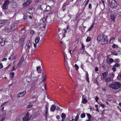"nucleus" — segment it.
Segmentation results:
<instances>
[{
    "mask_svg": "<svg viewBox=\"0 0 121 121\" xmlns=\"http://www.w3.org/2000/svg\"><path fill=\"white\" fill-rule=\"evenodd\" d=\"M118 47V46L117 45L115 44H113L112 46V48H117Z\"/></svg>",
    "mask_w": 121,
    "mask_h": 121,
    "instance_id": "a19ab883",
    "label": "nucleus"
},
{
    "mask_svg": "<svg viewBox=\"0 0 121 121\" xmlns=\"http://www.w3.org/2000/svg\"><path fill=\"white\" fill-rule=\"evenodd\" d=\"M108 42L107 36H104V38L100 42L101 44L102 45H104L107 44Z\"/></svg>",
    "mask_w": 121,
    "mask_h": 121,
    "instance_id": "20e7f679",
    "label": "nucleus"
},
{
    "mask_svg": "<svg viewBox=\"0 0 121 121\" xmlns=\"http://www.w3.org/2000/svg\"><path fill=\"white\" fill-rule=\"evenodd\" d=\"M5 41L3 40L1 37H0V47L1 46H4L5 43Z\"/></svg>",
    "mask_w": 121,
    "mask_h": 121,
    "instance_id": "dca6fc26",
    "label": "nucleus"
},
{
    "mask_svg": "<svg viewBox=\"0 0 121 121\" xmlns=\"http://www.w3.org/2000/svg\"><path fill=\"white\" fill-rule=\"evenodd\" d=\"M4 107L3 106L2 108L1 109V112H3L4 111Z\"/></svg>",
    "mask_w": 121,
    "mask_h": 121,
    "instance_id": "338daca9",
    "label": "nucleus"
},
{
    "mask_svg": "<svg viewBox=\"0 0 121 121\" xmlns=\"http://www.w3.org/2000/svg\"><path fill=\"white\" fill-rule=\"evenodd\" d=\"M26 27H24L23 28L21 29V30H20V31H22V30H24L25 29H26Z\"/></svg>",
    "mask_w": 121,
    "mask_h": 121,
    "instance_id": "0e129e2a",
    "label": "nucleus"
},
{
    "mask_svg": "<svg viewBox=\"0 0 121 121\" xmlns=\"http://www.w3.org/2000/svg\"><path fill=\"white\" fill-rule=\"evenodd\" d=\"M94 24H92L91 26L88 29V30L89 31H91L93 28V26H94Z\"/></svg>",
    "mask_w": 121,
    "mask_h": 121,
    "instance_id": "473e14b6",
    "label": "nucleus"
},
{
    "mask_svg": "<svg viewBox=\"0 0 121 121\" xmlns=\"http://www.w3.org/2000/svg\"><path fill=\"white\" fill-rule=\"evenodd\" d=\"M116 16V15H114L113 14H111L110 16V18L112 21L114 22L115 21Z\"/></svg>",
    "mask_w": 121,
    "mask_h": 121,
    "instance_id": "f3484780",
    "label": "nucleus"
},
{
    "mask_svg": "<svg viewBox=\"0 0 121 121\" xmlns=\"http://www.w3.org/2000/svg\"><path fill=\"white\" fill-rule=\"evenodd\" d=\"M30 33L31 34L33 35L35 34V32L33 30H31L30 31Z\"/></svg>",
    "mask_w": 121,
    "mask_h": 121,
    "instance_id": "ea45409f",
    "label": "nucleus"
},
{
    "mask_svg": "<svg viewBox=\"0 0 121 121\" xmlns=\"http://www.w3.org/2000/svg\"><path fill=\"white\" fill-rule=\"evenodd\" d=\"M10 3V2L8 0L5 1L3 5V9L4 10L7 9L8 8V5Z\"/></svg>",
    "mask_w": 121,
    "mask_h": 121,
    "instance_id": "7ed1b4c3",
    "label": "nucleus"
},
{
    "mask_svg": "<svg viewBox=\"0 0 121 121\" xmlns=\"http://www.w3.org/2000/svg\"><path fill=\"white\" fill-rule=\"evenodd\" d=\"M86 72V76H89V75L88 74V72L87 71H85Z\"/></svg>",
    "mask_w": 121,
    "mask_h": 121,
    "instance_id": "5fc2aeb1",
    "label": "nucleus"
},
{
    "mask_svg": "<svg viewBox=\"0 0 121 121\" xmlns=\"http://www.w3.org/2000/svg\"><path fill=\"white\" fill-rule=\"evenodd\" d=\"M66 115V114L63 113L61 114V117L62 118V121H71V120L69 118H67L65 120V119Z\"/></svg>",
    "mask_w": 121,
    "mask_h": 121,
    "instance_id": "0eeeda50",
    "label": "nucleus"
},
{
    "mask_svg": "<svg viewBox=\"0 0 121 121\" xmlns=\"http://www.w3.org/2000/svg\"><path fill=\"white\" fill-rule=\"evenodd\" d=\"M31 2V0H27L26 2L22 4V6L24 7L27 6L30 4Z\"/></svg>",
    "mask_w": 121,
    "mask_h": 121,
    "instance_id": "f8f14e48",
    "label": "nucleus"
},
{
    "mask_svg": "<svg viewBox=\"0 0 121 121\" xmlns=\"http://www.w3.org/2000/svg\"><path fill=\"white\" fill-rule=\"evenodd\" d=\"M109 86L112 90H116L121 87V83L118 82H116L111 83L109 85Z\"/></svg>",
    "mask_w": 121,
    "mask_h": 121,
    "instance_id": "f257e3e1",
    "label": "nucleus"
},
{
    "mask_svg": "<svg viewBox=\"0 0 121 121\" xmlns=\"http://www.w3.org/2000/svg\"><path fill=\"white\" fill-rule=\"evenodd\" d=\"M111 80V78L109 77L105 79V80L106 82H107L110 81Z\"/></svg>",
    "mask_w": 121,
    "mask_h": 121,
    "instance_id": "cd10ccee",
    "label": "nucleus"
},
{
    "mask_svg": "<svg viewBox=\"0 0 121 121\" xmlns=\"http://www.w3.org/2000/svg\"><path fill=\"white\" fill-rule=\"evenodd\" d=\"M17 67H17L16 68L15 67V65H14L12 68V71H13L15 70L16 69V68Z\"/></svg>",
    "mask_w": 121,
    "mask_h": 121,
    "instance_id": "c03bdc74",
    "label": "nucleus"
},
{
    "mask_svg": "<svg viewBox=\"0 0 121 121\" xmlns=\"http://www.w3.org/2000/svg\"><path fill=\"white\" fill-rule=\"evenodd\" d=\"M89 8L90 9H91L92 8V5L91 4H89L88 6Z\"/></svg>",
    "mask_w": 121,
    "mask_h": 121,
    "instance_id": "8fccbe9b",
    "label": "nucleus"
},
{
    "mask_svg": "<svg viewBox=\"0 0 121 121\" xmlns=\"http://www.w3.org/2000/svg\"><path fill=\"white\" fill-rule=\"evenodd\" d=\"M81 49L83 50V52H84V51L85 50V45L82 43V47L81 48Z\"/></svg>",
    "mask_w": 121,
    "mask_h": 121,
    "instance_id": "c756f323",
    "label": "nucleus"
},
{
    "mask_svg": "<svg viewBox=\"0 0 121 121\" xmlns=\"http://www.w3.org/2000/svg\"><path fill=\"white\" fill-rule=\"evenodd\" d=\"M48 103L47 102V104L46 105L45 108L46 109V111H48Z\"/></svg>",
    "mask_w": 121,
    "mask_h": 121,
    "instance_id": "79ce46f5",
    "label": "nucleus"
},
{
    "mask_svg": "<svg viewBox=\"0 0 121 121\" xmlns=\"http://www.w3.org/2000/svg\"><path fill=\"white\" fill-rule=\"evenodd\" d=\"M56 118L57 119H59L60 118V116L58 115H57L56 116Z\"/></svg>",
    "mask_w": 121,
    "mask_h": 121,
    "instance_id": "bf43d9fd",
    "label": "nucleus"
},
{
    "mask_svg": "<svg viewBox=\"0 0 121 121\" xmlns=\"http://www.w3.org/2000/svg\"><path fill=\"white\" fill-rule=\"evenodd\" d=\"M52 9L51 7L49 6H46L45 10V11L46 12L50 11Z\"/></svg>",
    "mask_w": 121,
    "mask_h": 121,
    "instance_id": "a211bd4d",
    "label": "nucleus"
},
{
    "mask_svg": "<svg viewBox=\"0 0 121 121\" xmlns=\"http://www.w3.org/2000/svg\"><path fill=\"white\" fill-rule=\"evenodd\" d=\"M27 12L30 14H32L33 13V12L31 9H28L27 10Z\"/></svg>",
    "mask_w": 121,
    "mask_h": 121,
    "instance_id": "a878e982",
    "label": "nucleus"
},
{
    "mask_svg": "<svg viewBox=\"0 0 121 121\" xmlns=\"http://www.w3.org/2000/svg\"><path fill=\"white\" fill-rule=\"evenodd\" d=\"M86 78L87 81L89 83V76H86Z\"/></svg>",
    "mask_w": 121,
    "mask_h": 121,
    "instance_id": "09e8293b",
    "label": "nucleus"
},
{
    "mask_svg": "<svg viewBox=\"0 0 121 121\" xmlns=\"http://www.w3.org/2000/svg\"><path fill=\"white\" fill-rule=\"evenodd\" d=\"M59 37L60 39L61 38H62L61 39H62L65 37V35L63 33L60 34L59 35Z\"/></svg>",
    "mask_w": 121,
    "mask_h": 121,
    "instance_id": "5701e85b",
    "label": "nucleus"
},
{
    "mask_svg": "<svg viewBox=\"0 0 121 121\" xmlns=\"http://www.w3.org/2000/svg\"><path fill=\"white\" fill-rule=\"evenodd\" d=\"M18 25V24L17 23H14V24H12L11 26L12 30L13 31L16 29Z\"/></svg>",
    "mask_w": 121,
    "mask_h": 121,
    "instance_id": "ddd939ff",
    "label": "nucleus"
},
{
    "mask_svg": "<svg viewBox=\"0 0 121 121\" xmlns=\"http://www.w3.org/2000/svg\"><path fill=\"white\" fill-rule=\"evenodd\" d=\"M7 22V20H0V27L5 25Z\"/></svg>",
    "mask_w": 121,
    "mask_h": 121,
    "instance_id": "4468645a",
    "label": "nucleus"
},
{
    "mask_svg": "<svg viewBox=\"0 0 121 121\" xmlns=\"http://www.w3.org/2000/svg\"><path fill=\"white\" fill-rule=\"evenodd\" d=\"M74 66H75V68H76V70H78L79 67H78V65L77 64H75Z\"/></svg>",
    "mask_w": 121,
    "mask_h": 121,
    "instance_id": "37998d69",
    "label": "nucleus"
},
{
    "mask_svg": "<svg viewBox=\"0 0 121 121\" xmlns=\"http://www.w3.org/2000/svg\"><path fill=\"white\" fill-rule=\"evenodd\" d=\"M86 116L85 114L84 113H82L81 114V118H83L85 117Z\"/></svg>",
    "mask_w": 121,
    "mask_h": 121,
    "instance_id": "72a5a7b5",
    "label": "nucleus"
},
{
    "mask_svg": "<svg viewBox=\"0 0 121 121\" xmlns=\"http://www.w3.org/2000/svg\"><path fill=\"white\" fill-rule=\"evenodd\" d=\"M37 71L38 72V73H41V70L40 66H38L37 67Z\"/></svg>",
    "mask_w": 121,
    "mask_h": 121,
    "instance_id": "4be33fe9",
    "label": "nucleus"
},
{
    "mask_svg": "<svg viewBox=\"0 0 121 121\" xmlns=\"http://www.w3.org/2000/svg\"><path fill=\"white\" fill-rule=\"evenodd\" d=\"M32 106H33V105L32 104H31V105L29 104L27 106V108H30L32 107Z\"/></svg>",
    "mask_w": 121,
    "mask_h": 121,
    "instance_id": "de8ad7c7",
    "label": "nucleus"
},
{
    "mask_svg": "<svg viewBox=\"0 0 121 121\" xmlns=\"http://www.w3.org/2000/svg\"><path fill=\"white\" fill-rule=\"evenodd\" d=\"M29 113L28 112L24 115V117H23L22 120L23 121H29L30 119L29 118Z\"/></svg>",
    "mask_w": 121,
    "mask_h": 121,
    "instance_id": "423d86ee",
    "label": "nucleus"
},
{
    "mask_svg": "<svg viewBox=\"0 0 121 121\" xmlns=\"http://www.w3.org/2000/svg\"><path fill=\"white\" fill-rule=\"evenodd\" d=\"M104 37V35L103 34H98L97 38V41L99 42H100Z\"/></svg>",
    "mask_w": 121,
    "mask_h": 121,
    "instance_id": "39448f33",
    "label": "nucleus"
},
{
    "mask_svg": "<svg viewBox=\"0 0 121 121\" xmlns=\"http://www.w3.org/2000/svg\"><path fill=\"white\" fill-rule=\"evenodd\" d=\"M44 39V38H43L41 40L39 43L38 44V46H40L43 43V40Z\"/></svg>",
    "mask_w": 121,
    "mask_h": 121,
    "instance_id": "c85d7f7f",
    "label": "nucleus"
},
{
    "mask_svg": "<svg viewBox=\"0 0 121 121\" xmlns=\"http://www.w3.org/2000/svg\"><path fill=\"white\" fill-rule=\"evenodd\" d=\"M110 7L112 8L115 9L117 6V4L115 0H109Z\"/></svg>",
    "mask_w": 121,
    "mask_h": 121,
    "instance_id": "f03ea898",
    "label": "nucleus"
},
{
    "mask_svg": "<svg viewBox=\"0 0 121 121\" xmlns=\"http://www.w3.org/2000/svg\"><path fill=\"white\" fill-rule=\"evenodd\" d=\"M86 114L88 119H91L92 117L91 115L89 113H86Z\"/></svg>",
    "mask_w": 121,
    "mask_h": 121,
    "instance_id": "2f4dec72",
    "label": "nucleus"
},
{
    "mask_svg": "<svg viewBox=\"0 0 121 121\" xmlns=\"http://www.w3.org/2000/svg\"><path fill=\"white\" fill-rule=\"evenodd\" d=\"M81 68L83 69H84V66L83 65H82L81 66Z\"/></svg>",
    "mask_w": 121,
    "mask_h": 121,
    "instance_id": "774afa93",
    "label": "nucleus"
},
{
    "mask_svg": "<svg viewBox=\"0 0 121 121\" xmlns=\"http://www.w3.org/2000/svg\"><path fill=\"white\" fill-rule=\"evenodd\" d=\"M79 119V115L78 114H77L75 118V120H76L78 121V120Z\"/></svg>",
    "mask_w": 121,
    "mask_h": 121,
    "instance_id": "58836bf2",
    "label": "nucleus"
},
{
    "mask_svg": "<svg viewBox=\"0 0 121 121\" xmlns=\"http://www.w3.org/2000/svg\"><path fill=\"white\" fill-rule=\"evenodd\" d=\"M114 60L112 58H110L109 60V62L110 63H112L114 62Z\"/></svg>",
    "mask_w": 121,
    "mask_h": 121,
    "instance_id": "49530a36",
    "label": "nucleus"
},
{
    "mask_svg": "<svg viewBox=\"0 0 121 121\" xmlns=\"http://www.w3.org/2000/svg\"><path fill=\"white\" fill-rule=\"evenodd\" d=\"M120 66V65L118 63H116L113 66V67L112 69V70L113 71L115 72L116 71V67H118Z\"/></svg>",
    "mask_w": 121,
    "mask_h": 121,
    "instance_id": "9d476101",
    "label": "nucleus"
},
{
    "mask_svg": "<svg viewBox=\"0 0 121 121\" xmlns=\"http://www.w3.org/2000/svg\"><path fill=\"white\" fill-rule=\"evenodd\" d=\"M64 64L65 66L68 67V64L67 62V61L66 62L65 60L64 61Z\"/></svg>",
    "mask_w": 121,
    "mask_h": 121,
    "instance_id": "a18cd8bd",
    "label": "nucleus"
},
{
    "mask_svg": "<svg viewBox=\"0 0 121 121\" xmlns=\"http://www.w3.org/2000/svg\"><path fill=\"white\" fill-rule=\"evenodd\" d=\"M26 91L25 90L21 92H20L17 95V97L18 98H19L23 97L26 94Z\"/></svg>",
    "mask_w": 121,
    "mask_h": 121,
    "instance_id": "1a4fd4ad",
    "label": "nucleus"
},
{
    "mask_svg": "<svg viewBox=\"0 0 121 121\" xmlns=\"http://www.w3.org/2000/svg\"><path fill=\"white\" fill-rule=\"evenodd\" d=\"M46 18H45L44 17L42 19V21L43 22H45L46 21Z\"/></svg>",
    "mask_w": 121,
    "mask_h": 121,
    "instance_id": "3c124183",
    "label": "nucleus"
},
{
    "mask_svg": "<svg viewBox=\"0 0 121 121\" xmlns=\"http://www.w3.org/2000/svg\"><path fill=\"white\" fill-rule=\"evenodd\" d=\"M3 67V66L1 63L0 64V69H1Z\"/></svg>",
    "mask_w": 121,
    "mask_h": 121,
    "instance_id": "4d7b16f0",
    "label": "nucleus"
},
{
    "mask_svg": "<svg viewBox=\"0 0 121 121\" xmlns=\"http://www.w3.org/2000/svg\"><path fill=\"white\" fill-rule=\"evenodd\" d=\"M120 62V60L119 59H117L115 60L114 62L115 63H118Z\"/></svg>",
    "mask_w": 121,
    "mask_h": 121,
    "instance_id": "f704fd0d",
    "label": "nucleus"
},
{
    "mask_svg": "<svg viewBox=\"0 0 121 121\" xmlns=\"http://www.w3.org/2000/svg\"><path fill=\"white\" fill-rule=\"evenodd\" d=\"M98 98H99L98 97H95V99L96 100V102H97L98 101Z\"/></svg>",
    "mask_w": 121,
    "mask_h": 121,
    "instance_id": "680f3d73",
    "label": "nucleus"
},
{
    "mask_svg": "<svg viewBox=\"0 0 121 121\" xmlns=\"http://www.w3.org/2000/svg\"><path fill=\"white\" fill-rule=\"evenodd\" d=\"M91 38L89 37H88L86 39V41L87 42H89L91 41Z\"/></svg>",
    "mask_w": 121,
    "mask_h": 121,
    "instance_id": "e433bc0d",
    "label": "nucleus"
},
{
    "mask_svg": "<svg viewBox=\"0 0 121 121\" xmlns=\"http://www.w3.org/2000/svg\"><path fill=\"white\" fill-rule=\"evenodd\" d=\"M11 28V26L10 27H6L5 29V32L9 33L12 31Z\"/></svg>",
    "mask_w": 121,
    "mask_h": 121,
    "instance_id": "2eb2a0df",
    "label": "nucleus"
},
{
    "mask_svg": "<svg viewBox=\"0 0 121 121\" xmlns=\"http://www.w3.org/2000/svg\"><path fill=\"white\" fill-rule=\"evenodd\" d=\"M82 102L83 104H85L87 102V100L86 99L84 98L82 99Z\"/></svg>",
    "mask_w": 121,
    "mask_h": 121,
    "instance_id": "c9c22d12",
    "label": "nucleus"
},
{
    "mask_svg": "<svg viewBox=\"0 0 121 121\" xmlns=\"http://www.w3.org/2000/svg\"><path fill=\"white\" fill-rule=\"evenodd\" d=\"M115 75L114 73L113 72L111 73L110 74V77L112 78H113Z\"/></svg>",
    "mask_w": 121,
    "mask_h": 121,
    "instance_id": "4c0bfd02",
    "label": "nucleus"
},
{
    "mask_svg": "<svg viewBox=\"0 0 121 121\" xmlns=\"http://www.w3.org/2000/svg\"><path fill=\"white\" fill-rule=\"evenodd\" d=\"M42 74L43 75L42 77V81L43 82H44L46 80V75H44V74L43 73Z\"/></svg>",
    "mask_w": 121,
    "mask_h": 121,
    "instance_id": "6ab92c4d",
    "label": "nucleus"
},
{
    "mask_svg": "<svg viewBox=\"0 0 121 121\" xmlns=\"http://www.w3.org/2000/svg\"><path fill=\"white\" fill-rule=\"evenodd\" d=\"M95 71H97L98 70V68L97 67H96L95 68Z\"/></svg>",
    "mask_w": 121,
    "mask_h": 121,
    "instance_id": "052dcab7",
    "label": "nucleus"
},
{
    "mask_svg": "<svg viewBox=\"0 0 121 121\" xmlns=\"http://www.w3.org/2000/svg\"><path fill=\"white\" fill-rule=\"evenodd\" d=\"M7 60V59L6 58H3L2 60V61H4V60L6 61Z\"/></svg>",
    "mask_w": 121,
    "mask_h": 121,
    "instance_id": "6e6d98bb",
    "label": "nucleus"
},
{
    "mask_svg": "<svg viewBox=\"0 0 121 121\" xmlns=\"http://www.w3.org/2000/svg\"><path fill=\"white\" fill-rule=\"evenodd\" d=\"M23 19H24V20H26V19L27 18L26 16L24 15L23 17Z\"/></svg>",
    "mask_w": 121,
    "mask_h": 121,
    "instance_id": "e2e57ef3",
    "label": "nucleus"
},
{
    "mask_svg": "<svg viewBox=\"0 0 121 121\" xmlns=\"http://www.w3.org/2000/svg\"><path fill=\"white\" fill-rule=\"evenodd\" d=\"M90 0H87V1L86 2L85 4V5H86L88 3V2Z\"/></svg>",
    "mask_w": 121,
    "mask_h": 121,
    "instance_id": "864d4df0",
    "label": "nucleus"
},
{
    "mask_svg": "<svg viewBox=\"0 0 121 121\" xmlns=\"http://www.w3.org/2000/svg\"><path fill=\"white\" fill-rule=\"evenodd\" d=\"M100 106H101L103 107L104 108L105 107V105L104 104H100Z\"/></svg>",
    "mask_w": 121,
    "mask_h": 121,
    "instance_id": "603ef678",
    "label": "nucleus"
},
{
    "mask_svg": "<svg viewBox=\"0 0 121 121\" xmlns=\"http://www.w3.org/2000/svg\"><path fill=\"white\" fill-rule=\"evenodd\" d=\"M7 117V116H6V114L5 113L3 115L2 117V119H1V120L0 121H3L5 119V117Z\"/></svg>",
    "mask_w": 121,
    "mask_h": 121,
    "instance_id": "bb28decb",
    "label": "nucleus"
},
{
    "mask_svg": "<svg viewBox=\"0 0 121 121\" xmlns=\"http://www.w3.org/2000/svg\"><path fill=\"white\" fill-rule=\"evenodd\" d=\"M30 41L28 40L25 46V48L26 50H29L30 48Z\"/></svg>",
    "mask_w": 121,
    "mask_h": 121,
    "instance_id": "6e6552de",
    "label": "nucleus"
},
{
    "mask_svg": "<svg viewBox=\"0 0 121 121\" xmlns=\"http://www.w3.org/2000/svg\"><path fill=\"white\" fill-rule=\"evenodd\" d=\"M17 57L16 56H14L13 57V60H15L16 59V58Z\"/></svg>",
    "mask_w": 121,
    "mask_h": 121,
    "instance_id": "69168bd1",
    "label": "nucleus"
},
{
    "mask_svg": "<svg viewBox=\"0 0 121 121\" xmlns=\"http://www.w3.org/2000/svg\"><path fill=\"white\" fill-rule=\"evenodd\" d=\"M108 74V73L107 72H104L102 73V76L103 77V79H105Z\"/></svg>",
    "mask_w": 121,
    "mask_h": 121,
    "instance_id": "aec40b11",
    "label": "nucleus"
},
{
    "mask_svg": "<svg viewBox=\"0 0 121 121\" xmlns=\"http://www.w3.org/2000/svg\"><path fill=\"white\" fill-rule=\"evenodd\" d=\"M101 1L102 2V3H103V4L104 5V7L105 4L104 1V0H102Z\"/></svg>",
    "mask_w": 121,
    "mask_h": 121,
    "instance_id": "13d9d810",
    "label": "nucleus"
},
{
    "mask_svg": "<svg viewBox=\"0 0 121 121\" xmlns=\"http://www.w3.org/2000/svg\"><path fill=\"white\" fill-rule=\"evenodd\" d=\"M56 109V106L54 104H53L51 107V110L52 111L54 112Z\"/></svg>",
    "mask_w": 121,
    "mask_h": 121,
    "instance_id": "412c9836",
    "label": "nucleus"
},
{
    "mask_svg": "<svg viewBox=\"0 0 121 121\" xmlns=\"http://www.w3.org/2000/svg\"><path fill=\"white\" fill-rule=\"evenodd\" d=\"M58 18V15L57 13H55V17L53 19V20L54 21H56Z\"/></svg>",
    "mask_w": 121,
    "mask_h": 121,
    "instance_id": "393cba45",
    "label": "nucleus"
},
{
    "mask_svg": "<svg viewBox=\"0 0 121 121\" xmlns=\"http://www.w3.org/2000/svg\"><path fill=\"white\" fill-rule=\"evenodd\" d=\"M40 40V37L39 36L37 37L35 39V41L36 43H38Z\"/></svg>",
    "mask_w": 121,
    "mask_h": 121,
    "instance_id": "b1692460",
    "label": "nucleus"
},
{
    "mask_svg": "<svg viewBox=\"0 0 121 121\" xmlns=\"http://www.w3.org/2000/svg\"><path fill=\"white\" fill-rule=\"evenodd\" d=\"M24 60V56L23 55H22L21 56V59H20L19 63L17 64V67H18L23 62Z\"/></svg>",
    "mask_w": 121,
    "mask_h": 121,
    "instance_id": "9b49d317",
    "label": "nucleus"
},
{
    "mask_svg": "<svg viewBox=\"0 0 121 121\" xmlns=\"http://www.w3.org/2000/svg\"><path fill=\"white\" fill-rule=\"evenodd\" d=\"M14 72H12L10 73V77L11 78H13V77L14 76Z\"/></svg>",
    "mask_w": 121,
    "mask_h": 121,
    "instance_id": "7c9ffc66",
    "label": "nucleus"
}]
</instances>
